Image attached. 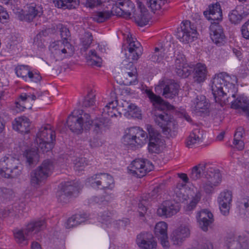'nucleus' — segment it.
Returning a JSON list of instances; mask_svg holds the SVG:
<instances>
[{
    "label": "nucleus",
    "instance_id": "f257e3e1",
    "mask_svg": "<svg viewBox=\"0 0 249 249\" xmlns=\"http://www.w3.org/2000/svg\"><path fill=\"white\" fill-rule=\"evenodd\" d=\"M237 78L226 73L215 75L212 81V90L215 102L221 107L231 103V107L249 116V100L243 95H237L235 84Z\"/></svg>",
    "mask_w": 249,
    "mask_h": 249
},
{
    "label": "nucleus",
    "instance_id": "f03ea898",
    "mask_svg": "<svg viewBox=\"0 0 249 249\" xmlns=\"http://www.w3.org/2000/svg\"><path fill=\"white\" fill-rule=\"evenodd\" d=\"M146 94L153 104L157 106V109L154 113V119L156 124L161 128H165V124L172 119V116L170 114V111L168 109L165 110L164 108H168L170 105L151 90H147Z\"/></svg>",
    "mask_w": 249,
    "mask_h": 249
},
{
    "label": "nucleus",
    "instance_id": "7ed1b4c3",
    "mask_svg": "<svg viewBox=\"0 0 249 249\" xmlns=\"http://www.w3.org/2000/svg\"><path fill=\"white\" fill-rule=\"evenodd\" d=\"M67 124L72 132L80 134L84 129L88 130L90 128L91 124L90 116L83 110H75L68 116Z\"/></svg>",
    "mask_w": 249,
    "mask_h": 249
},
{
    "label": "nucleus",
    "instance_id": "20e7f679",
    "mask_svg": "<svg viewBox=\"0 0 249 249\" xmlns=\"http://www.w3.org/2000/svg\"><path fill=\"white\" fill-rule=\"evenodd\" d=\"M22 170V166L17 158L9 155L0 160V175L5 178H17Z\"/></svg>",
    "mask_w": 249,
    "mask_h": 249
},
{
    "label": "nucleus",
    "instance_id": "39448f33",
    "mask_svg": "<svg viewBox=\"0 0 249 249\" xmlns=\"http://www.w3.org/2000/svg\"><path fill=\"white\" fill-rule=\"evenodd\" d=\"M45 227L44 220L32 221L26 226V228L14 231L16 241L19 244L26 245L28 244V240L34 234L43 230Z\"/></svg>",
    "mask_w": 249,
    "mask_h": 249
},
{
    "label": "nucleus",
    "instance_id": "423d86ee",
    "mask_svg": "<svg viewBox=\"0 0 249 249\" xmlns=\"http://www.w3.org/2000/svg\"><path fill=\"white\" fill-rule=\"evenodd\" d=\"M55 140V132L51 129L50 125L41 127L36 134V139L38 150L43 152L49 151L53 147Z\"/></svg>",
    "mask_w": 249,
    "mask_h": 249
},
{
    "label": "nucleus",
    "instance_id": "0eeeda50",
    "mask_svg": "<svg viewBox=\"0 0 249 249\" xmlns=\"http://www.w3.org/2000/svg\"><path fill=\"white\" fill-rule=\"evenodd\" d=\"M53 169V162L50 160H45L40 166L31 173V184L34 186L39 185L51 175Z\"/></svg>",
    "mask_w": 249,
    "mask_h": 249
},
{
    "label": "nucleus",
    "instance_id": "6e6552de",
    "mask_svg": "<svg viewBox=\"0 0 249 249\" xmlns=\"http://www.w3.org/2000/svg\"><path fill=\"white\" fill-rule=\"evenodd\" d=\"M147 138L146 132L139 127H133L123 137V142L125 145L142 146L146 142Z\"/></svg>",
    "mask_w": 249,
    "mask_h": 249
},
{
    "label": "nucleus",
    "instance_id": "1a4fd4ad",
    "mask_svg": "<svg viewBox=\"0 0 249 249\" xmlns=\"http://www.w3.org/2000/svg\"><path fill=\"white\" fill-rule=\"evenodd\" d=\"M87 182L92 188L112 190L114 187L112 177L107 173H98L89 178Z\"/></svg>",
    "mask_w": 249,
    "mask_h": 249
},
{
    "label": "nucleus",
    "instance_id": "9d476101",
    "mask_svg": "<svg viewBox=\"0 0 249 249\" xmlns=\"http://www.w3.org/2000/svg\"><path fill=\"white\" fill-rule=\"evenodd\" d=\"M52 53L56 61L71 56L74 52V47L67 40H59L51 45Z\"/></svg>",
    "mask_w": 249,
    "mask_h": 249
},
{
    "label": "nucleus",
    "instance_id": "9b49d317",
    "mask_svg": "<svg viewBox=\"0 0 249 249\" xmlns=\"http://www.w3.org/2000/svg\"><path fill=\"white\" fill-rule=\"evenodd\" d=\"M197 30L196 25L189 20L182 22L180 27L177 29V38L184 43H188L194 41L197 37Z\"/></svg>",
    "mask_w": 249,
    "mask_h": 249
},
{
    "label": "nucleus",
    "instance_id": "f8f14e48",
    "mask_svg": "<svg viewBox=\"0 0 249 249\" xmlns=\"http://www.w3.org/2000/svg\"><path fill=\"white\" fill-rule=\"evenodd\" d=\"M77 183L73 181L62 183V188L57 193L58 200L62 203H67L71 196L76 197L79 193Z\"/></svg>",
    "mask_w": 249,
    "mask_h": 249
},
{
    "label": "nucleus",
    "instance_id": "ddd939ff",
    "mask_svg": "<svg viewBox=\"0 0 249 249\" xmlns=\"http://www.w3.org/2000/svg\"><path fill=\"white\" fill-rule=\"evenodd\" d=\"M153 168V165L149 161L139 159L133 160L128 167L130 173L139 178L144 177Z\"/></svg>",
    "mask_w": 249,
    "mask_h": 249
},
{
    "label": "nucleus",
    "instance_id": "4468645a",
    "mask_svg": "<svg viewBox=\"0 0 249 249\" xmlns=\"http://www.w3.org/2000/svg\"><path fill=\"white\" fill-rule=\"evenodd\" d=\"M226 249H249V238L245 234L228 235L225 239Z\"/></svg>",
    "mask_w": 249,
    "mask_h": 249
},
{
    "label": "nucleus",
    "instance_id": "2eb2a0df",
    "mask_svg": "<svg viewBox=\"0 0 249 249\" xmlns=\"http://www.w3.org/2000/svg\"><path fill=\"white\" fill-rule=\"evenodd\" d=\"M43 13V8L41 5L32 3L27 5L24 11L22 10L17 12V16L20 20L31 22L34 19L40 17Z\"/></svg>",
    "mask_w": 249,
    "mask_h": 249
},
{
    "label": "nucleus",
    "instance_id": "dca6fc26",
    "mask_svg": "<svg viewBox=\"0 0 249 249\" xmlns=\"http://www.w3.org/2000/svg\"><path fill=\"white\" fill-rule=\"evenodd\" d=\"M149 135L148 150L151 154H157L160 152V146L162 143L160 133L151 125L147 124L146 127Z\"/></svg>",
    "mask_w": 249,
    "mask_h": 249
},
{
    "label": "nucleus",
    "instance_id": "f3484780",
    "mask_svg": "<svg viewBox=\"0 0 249 249\" xmlns=\"http://www.w3.org/2000/svg\"><path fill=\"white\" fill-rule=\"evenodd\" d=\"M158 87L162 90V95L165 98L173 99L178 94L179 86L173 80L160 81Z\"/></svg>",
    "mask_w": 249,
    "mask_h": 249
},
{
    "label": "nucleus",
    "instance_id": "a211bd4d",
    "mask_svg": "<svg viewBox=\"0 0 249 249\" xmlns=\"http://www.w3.org/2000/svg\"><path fill=\"white\" fill-rule=\"evenodd\" d=\"M134 8V4L130 0H118L113 4L112 11L116 15L129 17Z\"/></svg>",
    "mask_w": 249,
    "mask_h": 249
},
{
    "label": "nucleus",
    "instance_id": "6ab92c4d",
    "mask_svg": "<svg viewBox=\"0 0 249 249\" xmlns=\"http://www.w3.org/2000/svg\"><path fill=\"white\" fill-rule=\"evenodd\" d=\"M126 40L129 44L127 47L128 53H126L125 55H128L129 60H137L142 54V48L141 44L138 41L134 40L131 36H128Z\"/></svg>",
    "mask_w": 249,
    "mask_h": 249
},
{
    "label": "nucleus",
    "instance_id": "aec40b11",
    "mask_svg": "<svg viewBox=\"0 0 249 249\" xmlns=\"http://www.w3.org/2000/svg\"><path fill=\"white\" fill-rule=\"evenodd\" d=\"M210 35L213 42L221 46L225 41V36L223 30L218 22H213L210 27Z\"/></svg>",
    "mask_w": 249,
    "mask_h": 249
},
{
    "label": "nucleus",
    "instance_id": "412c9836",
    "mask_svg": "<svg viewBox=\"0 0 249 249\" xmlns=\"http://www.w3.org/2000/svg\"><path fill=\"white\" fill-rule=\"evenodd\" d=\"M179 210L178 203H173L169 201L164 202L158 209L157 213L160 216L170 217L176 214Z\"/></svg>",
    "mask_w": 249,
    "mask_h": 249
},
{
    "label": "nucleus",
    "instance_id": "4be33fe9",
    "mask_svg": "<svg viewBox=\"0 0 249 249\" xmlns=\"http://www.w3.org/2000/svg\"><path fill=\"white\" fill-rule=\"evenodd\" d=\"M232 201V193L230 191L221 193L218 198L219 207L221 213L225 216L229 214L230 205Z\"/></svg>",
    "mask_w": 249,
    "mask_h": 249
},
{
    "label": "nucleus",
    "instance_id": "5701e85b",
    "mask_svg": "<svg viewBox=\"0 0 249 249\" xmlns=\"http://www.w3.org/2000/svg\"><path fill=\"white\" fill-rule=\"evenodd\" d=\"M136 242L140 248L143 249H153L157 246V242L150 232H143L138 235Z\"/></svg>",
    "mask_w": 249,
    "mask_h": 249
},
{
    "label": "nucleus",
    "instance_id": "b1692460",
    "mask_svg": "<svg viewBox=\"0 0 249 249\" xmlns=\"http://www.w3.org/2000/svg\"><path fill=\"white\" fill-rule=\"evenodd\" d=\"M167 224L163 221L159 222L155 227V234L156 236L160 241L163 247L167 248L169 246L167 235Z\"/></svg>",
    "mask_w": 249,
    "mask_h": 249
},
{
    "label": "nucleus",
    "instance_id": "393cba45",
    "mask_svg": "<svg viewBox=\"0 0 249 249\" xmlns=\"http://www.w3.org/2000/svg\"><path fill=\"white\" fill-rule=\"evenodd\" d=\"M190 235V230L187 226H181L173 231L170 238L174 245H179Z\"/></svg>",
    "mask_w": 249,
    "mask_h": 249
},
{
    "label": "nucleus",
    "instance_id": "a878e982",
    "mask_svg": "<svg viewBox=\"0 0 249 249\" xmlns=\"http://www.w3.org/2000/svg\"><path fill=\"white\" fill-rule=\"evenodd\" d=\"M196 217L199 227L203 231H207L209 226L213 221L212 213L208 210H202L197 213Z\"/></svg>",
    "mask_w": 249,
    "mask_h": 249
},
{
    "label": "nucleus",
    "instance_id": "bb28decb",
    "mask_svg": "<svg viewBox=\"0 0 249 249\" xmlns=\"http://www.w3.org/2000/svg\"><path fill=\"white\" fill-rule=\"evenodd\" d=\"M25 209V204L23 202H16L11 206H9L5 209L2 215L3 217L7 216L19 217V214H21Z\"/></svg>",
    "mask_w": 249,
    "mask_h": 249
},
{
    "label": "nucleus",
    "instance_id": "cd10ccee",
    "mask_svg": "<svg viewBox=\"0 0 249 249\" xmlns=\"http://www.w3.org/2000/svg\"><path fill=\"white\" fill-rule=\"evenodd\" d=\"M204 15L209 20L217 22L221 20L222 18V12L220 4L216 2L209 6V11H204Z\"/></svg>",
    "mask_w": 249,
    "mask_h": 249
},
{
    "label": "nucleus",
    "instance_id": "c85d7f7f",
    "mask_svg": "<svg viewBox=\"0 0 249 249\" xmlns=\"http://www.w3.org/2000/svg\"><path fill=\"white\" fill-rule=\"evenodd\" d=\"M192 72L194 81L200 83L204 82L206 79L208 71L205 64L198 63L193 66Z\"/></svg>",
    "mask_w": 249,
    "mask_h": 249
},
{
    "label": "nucleus",
    "instance_id": "c756f323",
    "mask_svg": "<svg viewBox=\"0 0 249 249\" xmlns=\"http://www.w3.org/2000/svg\"><path fill=\"white\" fill-rule=\"evenodd\" d=\"M13 129L21 133L26 134L30 131L29 120L25 117L16 118L12 122Z\"/></svg>",
    "mask_w": 249,
    "mask_h": 249
},
{
    "label": "nucleus",
    "instance_id": "7c9ffc66",
    "mask_svg": "<svg viewBox=\"0 0 249 249\" xmlns=\"http://www.w3.org/2000/svg\"><path fill=\"white\" fill-rule=\"evenodd\" d=\"M140 13L135 16L136 23L140 26L142 27L148 23L150 17L148 11L141 2L138 3Z\"/></svg>",
    "mask_w": 249,
    "mask_h": 249
},
{
    "label": "nucleus",
    "instance_id": "2f4dec72",
    "mask_svg": "<svg viewBox=\"0 0 249 249\" xmlns=\"http://www.w3.org/2000/svg\"><path fill=\"white\" fill-rule=\"evenodd\" d=\"M209 164L208 163H199L194 166L192 169L190 175V178L196 180L201 178L204 179V174H206V171L209 169Z\"/></svg>",
    "mask_w": 249,
    "mask_h": 249
},
{
    "label": "nucleus",
    "instance_id": "473e14b6",
    "mask_svg": "<svg viewBox=\"0 0 249 249\" xmlns=\"http://www.w3.org/2000/svg\"><path fill=\"white\" fill-rule=\"evenodd\" d=\"M204 178L212 182V184L217 186L221 181L222 176L218 169H215L209 166V169L204 174Z\"/></svg>",
    "mask_w": 249,
    "mask_h": 249
},
{
    "label": "nucleus",
    "instance_id": "72a5a7b5",
    "mask_svg": "<svg viewBox=\"0 0 249 249\" xmlns=\"http://www.w3.org/2000/svg\"><path fill=\"white\" fill-rule=\"evenodd\" d=\"M209 106L210 104L206 97L200 95L196 96L193 107L194 111L196 112H204L209 108Z\"/></svg>",
    "mask_w": 249,
    "mask_h": 249
},
{
    "label": "nucleus",
    "instance_id": "f704fd0d",
    "mask_svg": "<svg viewBox=\"0 0 249 249\" xmlns=\"http://www.w3.org/2000/svg\"><path fill=\"white\" fill-rule=\"evenodd\" d=\"M89 217L86 213L76 214L68 219L65 227L67 229L73 228L86 221Z\"/></svg>",
    "mask_w": 249,
    "mask_h": 249
},
{
    "label": "nucleus",
    "instance_id": "c9c22d12",
    "mask_svg": "<svg viewBox=\"0 0 249 249\" xmlns=\"http://www.w3.org/2000/svg\"><path fill=\"white\" fill-rule=\"evenodd\" d=\"M163 133L170 137H175L178 132V125L177 122L172 117L167 124L165 125V128H162Z\"/></svg>",
    "mask_w": 249,
    "mask_h": 249
},
{
    "label": "nucleus",
    "instance_id": "e433bc0d",
    "mask_svg": "<svg viewBox=\"0 0 249 249\" xmlns=\"http://www.w3.org/2000/svg\"><path fill=\"white\" fill-rule=\"evenodd\" d=\"M203 132L198 129H195L189 135L186 140V146L191 148L193 146L201 141L203 139Z\"/></svg>",
    "mask_w": 249,
    "mask_h": 249
},
{
    "label": "nucleus",
    "instance_id": "4c0bfd02",
    "mask_svg": "<svg viewBox=\"0 0 249 249\" xmlns=\"http://www.w3.org/2000/svg\"><path fill=\"white\" fill-rule=\"evenodd\" d=\"M55 7L62 9H72L79 5L78 0H53Z\"/></svg>",
    "mask_w": 249,
    "mask_h": 249
},
{
    "label": "nucleus",
    "instance_id": "58836bf2",
    "mask_svg": "<svg viewBox=\"0 0 249 249\" xmlns=\"http://www.w3.org/2000/svg\"><path fill=\"white\" fill-rule=\"evenodd\" d=\"M241 7H236V8L231 11L229 14V18L231 23L237 24L239 23L242 19L245 17L242 11Z\"/></svg>",
    "mask_w": 249,
    "mask_h": 249
},
{
    "label": "nucleus",
    "instance_id": "ea45409f",
    "mask_svg": "<svg viewBox=\"0 0 249 249\" xmlns=\"http://www.w3.org/2000/svg\"><path fill=\"white\" fill-rule=\"evenodd\" d=\"M91 124L93 131L96 134H99L105 131L107 128V124L103 118L96 119L94 121L91 120Z\"/></svg>",
    "mask_w": 249,
    "mask_h": 249
},
{
    "label": "nucleus",
    "instance_id": "a19ab883",
    "mask_svg": "<svg viewBox=\"0 0 249 249\" xmlns=\"http://www.w3.org/2000/svg\"><path fill=\"white\" fill-rule=\"evenodd\" d=\"M122 107L124 108V110L126 111L131 116L137 118L141 117V114L139 110V108L135 104H129L124 101L122 103Z\"/></svg>",
    "mask_w": 249,
    "mask_h": 249
},
{
    "label": "nucleus",
    "instance_id": "79ce46f5",
    "mask_svg": "<svg viewBox=\"0 0 249 249\" xmlns=\"http://www.w3.org/2000/svg\"><path fill=\"white\" fill-rule=\"evenodd\" d=\"M26 162L30 166H34L38 160V156L36 149L26 150L24 154Z\"/></svg>",
    "mask_w": 249,
    "mask_h": 249
},
{
    "label": "nucleus",
    "instance_id": "37998d69",
    "mask_svg": "<svg viewBox=\"0 0 249 249\" xmlns=\"http://www.w3.org/2000/svg\"><path fill=\"white\" fill-rule=\"evenodd\" d=\"M193 65L185 64L181 66L175 67V72L179 77L187 78L192 72Z\"/></svg>",
    "mask_w": 249,
    "mask_h": 249
},
{
    "label": "nucleus",
    "instance_id": "c03bdc74",
    "mask_svg": "<svg viewBox=\"0 0 249 249\" xmlns=\"http://www.w3.org/2000/svg\"><path fill=\"white\" fill-rule=\"evenodd\" d=\"M132 71H126L124 74V79L123 84L124 85L129 86L131 85H136L138 83L137 80V71L136 72H133Z\"/></svg>",
    "mask_w": 249,
    "mask_h": 249
},
{
    "label": "nucleus",
    "instance_id": "a18cd8bd",
    "mask_svg": "<svg viewBox=\"0 0 249 249\" xmlns=\"http://www.w3.org/2000/svg\"><path fill=\"white\" fill-rule=\"evenodd\" d=\"M164 55V49L162 47H155L154 52L150 56V59L154 62L159 63L163 60Z\"/></svg>",
    "mask_w": 249,
    "mask_h": 249
},
{
    "label": "nucleus",
    "instance_id": "49530a36",
    "mask_svg": "<svg viewBox=\"0 0 249 249\" xmlns=\"http://www.w3.org/2000/svg\"><path fill=\"white\" fill-rule=\"evenodd\" d=\"M112 15V12L109 11H99L95 13L93 19L98 23H102L108 19Z\"/></svg>",
    "mask_w": 249,
    "mask_h": 249
},
{
    "label": "nucleus",
    "instance_id": "de8ad7c7",
    "mask_svg": "<svg viewBox=\"0 0 249 249\" xmlns=\"http://www.w3.org/2000/svg\"><path fill=\"white\" fill-rule=\"evenodd\" d=\"M166 1V0H147V5L152 12H155L161 9Z\"/></svg>",
    "mask_w": 249,
    "mask_h": 249
},
{
    "label": "nucleus",
    "instance_id": "09e8293b",
    "mask_svg": "<svg viewBox=\"0 0 249 249\" xmlns=\"http://www.w3.org/2000/svg\"><path fill=\"white\" fill-rule=\"evenodd\" d=\"M87 61L90 65L100 66L101 63V58L98 55L94 50H91L87 57Z\"/></svg>",
    "mask_w": 249,
    "mask_h": 249
},
{
    "label": "nucleus",
    "instance_id": "8fccbe9b",
    "mask_svg": "<svg viewBox=\"0 0 249 249\" xmlns=\"http://www.w3.org/2000/svg\"><path fill=\"white\" fill-rule=\"evenodd\" d=\"M15 71L18 77L22 78L25 81H28V75L30 71L28 66L21 65L18 66L16 68Z\"/></svg>",
    "mask_w": 249,
    "mask_h": 249
},
{
    "label": "nucleus",
    "instance_id": "3c124183",
    "mask_svg": "<svg viewBox=\"0 0 249 249\" xmlns=\"http://www.w3.org/2000/svg\"><path fill=\"white\" fill-rule=\"evenodd\" d=\"M51 32V30L50 29H46L40 32L35 37L34 43L38 47L42 48L44 45L42 41V37L48 36Z\"/></svg>",
    "mask_w": 249,
    "mask_h": 249
},
{
    "label": "nucleus",
    "instance_id": "603ef678",
    "mask_svg": "<svg viewBox=\"0 0 249 249\" xmlns=\"http://www.w3.org/2000/svg\"><path fill=\"white\" fill-rule=\"evenodd\" d=\"M95 95L92 90L89 91L83 101V107H88L94 105L95 104Z\"/></svg>",
    "mask_w": 249,
    "mask_h": 249
},
{
    "label": "nucleus",
    "instance_id": "864d4df0",
    "mask_svg": "<svg viewBox=\"0 0 249 249\" xmlns=\"http://www.w3.org/2000/svg\"><path fill=\"white\" fill-rule=\"evenodd\" d=\"M175 55L176 57L175 61V67H179L185 64H188L187 63L185 56L183 53L176 51L175 52Z\"/></svg>",
    "mask_w": 249,
    "mask_h": 249
},
{
    "label": "nucleus",
    "instance_id": "5fc2aeb1",
    "mask_svg": "<svg viewBox=\"0 0 249 249\" xmlns=\"http://www.w3.org/2000/svg\"><path fill=\"white\" fill-rule=\"evenodd\" d=\"M74 164L75 170L82 171L88 165V162L85 158L81 157L76 158L74 160Z\"/></svg>",
    "mask_w": 249,
    "mask_h": 249
},
{
    "label": "nucleus",
    "instance_id": "6e6d98bb",
    "mask_svg": "<svg viewBox=\"0 0 249 249\" xmlns=\"http://www.w3.org/2000/svg\"><path fill=\"white\" fill-rule=\"evenodd\" d=\"M92 40L91 34L89 32H86L84 37L82 38L83 48L84 51H86L89 47Z\"/></svg>",
    "mask_w": 249,
    "mask_h": 249
},
{
    "label": "nucleus",
    "instance_id": "4d7b16f0",
    "mask_svg": "<svg viewBox=\"0 0 249 249\" xmlns=\"http://www.w3.org/2000/svg\"><path fill=\"white\" fill-rule=\"evenodd\" d=\"M200 198V194L199 193H196L190 202L186 205L185 208L186 211L190 212L194 209L197 203L199 201Z\"/></svg>",
    "mask_w": 249,
    "mask_h": 249
},
{
    "label": "nucleus",
    "instance_id": "13d9d810",
    "mask_svg": "<svg viewBox=\"0 0 249 249\" xmlns=\"http://www.w3.org/2000/svg\"><path fill=\"white\" fill-rule=\"evenodd\" d=\"M183 191H184V189L178 188L176 189L174 199L178 203L183 202L186 200L187 196L185 195Z\"/></svg>",
    "mask_w": 249,
    "mask_h": 249
},
{
    "label": "nucleus",
    "instance_id": "bf43d9fd",
    "mask_svg": "<svg viewBox=\"0 0 249 249\" xmlns=\"http://www.w3.org/2000/svg\"><path fill=\"white\" fill-rule=\"evenodd\" d=\"M57 28L59 29L60 36L62 39L61 40L68 41V38L71 36V34L68 28L61 24H59L57 26Z\"/></svg>",
    "mask_w": 249,
    "mask_h": 249
},
{
    "label": "nucleus",
    "instance_id": "052dcab7",
    "mask_svg": "<svg viewBox=\"0 0 249 249\" xmlns=\"http://www.w3.org/2000/svg\"><path fill=\"white\" fill-rule=\"evenodd\" d=\"M216 186L215 184H212V182H210L209 180L205 178L202 180L201 187L207 194L212 193L213 191L214 187Z\"/></svg>",
    "mask_w": 249,
    "mask_h": 249
},
{
    "label": "nucleus",
    "instance_id": "680f3d73",
    "mask_svg": "<svg viewBox=\"0 0 249 249\" xmlns=\"http://www.w3.org/2000/svg\"><path fill=\"white\" fill-rule=\"evenodd\" d=\"M237 206L240 210L247 212L249 210V198L243 197L239 199L237 201Z\"/></svg>",
    "mask_w": 249,
    "mask_h": 249
},
{
    "label": "nucleus",
    "instance_id": "e2e57ef3",
    "mask_svg": "<svg viewBox=\"0 0 249 249\" xmlns=\"http://www.w3.org/2000/svg\"><path fill=\"white\" fill-rule=\"evenodd\" d=\"M147 201L146 199H142L140 201V203L138 204V211L139 213V216L140 217H143L144 216V214L146 213L147 211Z\"/></svg>",
    "mask_w": 249,
    "mask_h": 249
},
{
    "label": "nucleus",
    "instance_id": "0e129e2a",
    "mask_svg": "<svg viewBox=\"0 0 249 249\" xmlns=\"http://www.w3.org/2000/svg\"><path fill=\"white\" fill-rule=\"evenodd\" d=\"M109 200V197L107 196H105L104 198L101 197H99L98 196H93L89 200L90 203L91 204H101L103 203L104 205L107 204V202Z\"/></svg>",
    "mask_w": 249,
    "mask_h": 249
},
{
    "label": "nucleus",
    "instance_id": "69168bd1",
    "mask_svg": "<svg viewBox=\"0 0 249 249\" xmlns=\"http://www.w3.org/2000/svg\"><path fill=\"white\" fill-rule=\"evenodd\" d=\"M241 32L242 37L249 40V19L242 26Z\"/></svg>",
    "mask_w": 249,
    "mask_h": 249
},
{
    "label": "nucleus",
    "instance_id": "338daca9",
    "mask_svg": "<svg viewBox=\"0 0 249 249\" xmlns=\"http://www.w3.org/2000/svg\"><path fill=\"white\" fill-rule=\"evenodd\" d=\"M41 79V76L39 73L34 71H30L28 75V80H29L32 82L37 83Z\"/></svg>",
    "mask_w": 249,
    "mask_h": 249
},
{
    "label": "nucleus",
    "instance_id": "774afa93",
    "mask_svg": "<svg viewBox=\"0 0 249 249\" xmlns=\"http://www.w3.org/2000/svg\"><path fill=\"white\" fill-rule=\"evenodd\" d=\"M110 0H86V6L90 8L100 5L102 3L109 1Z\"/></svg>",
    "mask_w": 249,
    "mask_h": 249
}]
</instances>
